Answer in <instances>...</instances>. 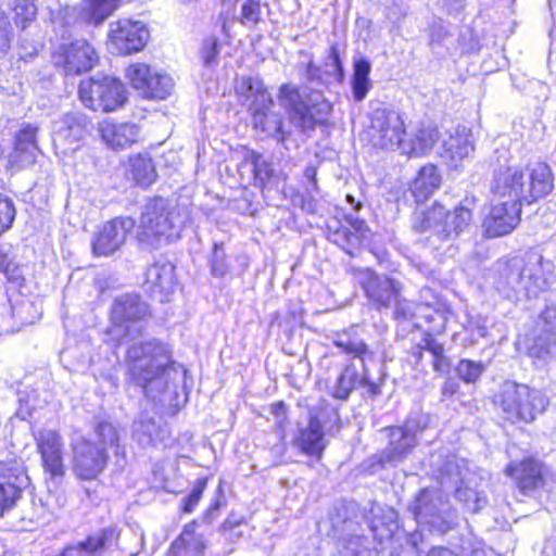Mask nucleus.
<instances>
[{
  "label": "nucleus",
  "mask_w": 556,
  "mask_h": 556,
  "mask_svg": "<svg viewBox=\"0 0 556 556\" xmlns=\"http://www.w3.org/2000/svg\"><path fill=\"white\" fill-rule=\"evenodd\" d=\"M127 381L139 387L153 402L177 405L179 390L186 388L187 369L172 359L168 344L150 339L134 342L127 348Z\"/></svg>",
  "instance_id": "1"
},
{
  "label": "nucleus",
  "mask_w": 556,
  "mask_h": 556,
  "mask_svg": "<svg viewBox=\"0 0 556 556\" xmlns=\"http://www.w3.org/2000/svg\"><path fill=\"white\" fill-rule=\"evenodd\" d=\"M303 60L296 63V72L306 85L300 86L287 83L279 87L277 99L279 105L288 114L290 124L300 132L314 131L317 125L327 122L331 111V103L324 97L321 90L315 88L326 87L330 72L317 65L313 53L307 50L299 51Z\"/></svg>",
  "instance_id": "2"
},
{
  "label": "nucleus",
  "mask_w": 556,
  "mask_h": 556,
  "mask_svg": "<svg viewBox=\"0 0 556 556\" xmlns=\"http://www.w3.org/2000/svg\"><path fill=\"white\" fill-rule=\"evenodd\" d=\"M554 270L553 262L536 253L501 260L495 265L494 286L510 301L535 299L554 285Z\"/></svg>",
  "instance_id": "3"
},
{
  "label": "nucleus",
  "mask_w": 556,
  "mask_h": 556,
  "mask_svg": "<svg viewBox=\"0 0 556 556\" xmlns=\"http://www.w3.org/2000/svg\"><path fill=\"white\" fill-rule=\"evenodd\" d=\"M554 189V174L545 162L525 168L501 165L493 170L490 190L494 199L522 206L546 197Z\"/></svg>",
  "instance_id": "4"
},
{
  "label": "nucleus",
  "mask_w": 556,
  "mask_h": 556,
  "mask_svg": "<svg viewBox=\"0 0 556 556\" xmlns=\"http://www.w3.org/2000/svg\"><path fill=\"white\" fill-rule=\"evenodd\" d=\"M334 345L343 353L358 358L362 372L358 371L355 363L350 362L344 365L338 377L329 383L328 393L336 400L348 401L354 389H364L369 397H377L381 394V386L384 382V366L380 365L378 377L374 378L370 374L368 364L372 361L375 353L368 349V345L359 338L353 336L350 331L338 334Z\"/></svg>",
  "instance_id": "5"
},
{
  "label": "nucleus",
  "mask_w": 556,
  "mask_h": 556,
  "mask_svg": "<svg viewBox=\"0 0 556 556\" xmlns=\"http://www.w3.org/2000/svg\"><path fill=\"white\" fill-rule=\"evenodd\" d=\"M429 466L432 478L439 482L441 489L453 491L455 498L463 503L466 510L477 513L486 505V477L460 467L454 455L432 453Z\"/></svg>",
  "instance_id": "6"
},
{
  "label": "nucleus",
  "mask_w": 556,
  "mask_h": 556,
  "mask_svg": "<svg viewBox=\"0 0 556 556\" xmlns=\"http://www.w3.org/2000/svg\"><path fill=\"white\" fill-rule=\"evenodd\" d=\"M187 216L162 197L150 199L143 206L136 238L142 250H156L176 241L185 227Z\"/></svg>",
  "instance_id": "7"
},
{
  "label": "nucleus",
  "mask_w": 556,
  "mask_h": 556,
  "mask_svg": "<svg viewBox=\"0 0 556 556\" xmlns=\"http://www.w3.org/2000/svg\"><path fill=\"white\" fill-rule=\"evenodd\" d=\"M117 442V430L106 421L98 422L91 437L75 439L72 442V471L75 477L87 481L97 479L108 465L109 448Z\"/></svg>",
  "instance_id": "8"
},
{
  "label": "nucleus",
  "mask_w": 556,
  "mask_h": 556,
  "mask_svg": "<svg viewBox=\"0 0 556 556\" xmlns=\"http://www.w3.org/2000/svg\"><path fill=\"white\" fill-rule=\"evenodd\" d=\"M471 211L458 205L453 211L434 204L425 211H415L412 227L418 233H429L428 243L438 249L444 242H451L471 228Z\"/></svg>",
  "instance_id": "9"
},
{
  "label": "nucleus",
  "mask_w": 556,
  "mask_h": 556,
  "mask_svg": "<svg viewBox=\"0 0 556 556\" xmlns=\"http://www.w3.org/2000/svg\"><path fill=\"white\" fill-rule=\"evenodd\" d=\"M493 403L505 420L530 424L546 409L548 399L538 389L505 381L494 395Z\"/></svg>",
  "instance_id": "10"
},
{
  "label": "nucleus",
  "mask_w": 556,
  "mask_h": 556,
  "mask_svg": "<svg viewBox=\"0 0 556 556\" xmlns=\"http://www.w3.org/2000/svg\"><path fill=\"white\" fill-rule=\"evenodd\" d=\"M151 317L149 304L139 294H121L111 304L106 336L116 345L125 338L136 339L142 336Z\"/></svg>",
  "instance_id": "11"
},
{
  "label": "nucleus",
  "mask_w": 556,
  "mask_h": 556,
  "mask_svg": "<svg viewBox=\"0 0 556 556\" xmlns=\"http://www.w3.org/2000/svg\"><path fill=\"white\" fill-rule=\"evenodd\" d=\"M79 99L86 108L92 111L113 112L125 105L128 91L116 77L94 75L80 81Z\"/></svg>",
  "instance_id": "12"
},
{
  "label": "nucleus",
  "mask_w": 556,
  "mask_h": 556,
  "mask_svg": "<svg viewBox=\"0 0 556 556\" xmlns=\"http://www.w3.org/2000/svg\"><path fill=\"white\" fill-rule=\"evenodd\" d=\"M346 202L353 208V213L343 214V219L333 217L327 222L328 239L340 247L348 254L353 255V251L370 238V229L364 218L358 216L363 207L362 202L353 195H346Z\"/></svg>",
  "instance_id": "13"
},
{
  "label": "nucleus",
  "mask_w": 556,
  "mask_h": 556,
  "mask_svg": "<svg viewBox=\"0 0 556 556\" xmlns=\"http://www.w3.org/2000/svg\"><path fill=\"white\" fill-rule=\"evenodd\" d=\"M370 143L381 150L402 152V143L406 136L402 116L394 110L376 109L370 114V125L367 130Z\"/></svg>",
  "instance_id": "14"
},
{
  "label": "nucleus",
  "mask_w": 556,
  "mask_h": 556,
  "mask_svg": "<svg viewBox=\"0 0 556 556\" xmlns=\"http://www.w3.org/2000/svg\"><path fill=\"white\" fill-rule=\"evenodd\" d=\"M357 281L371 307L379 312L391 308L393 302L399 301L402 285L388 275H379L365 268L358 270Z\"/></svg>",
  "instance_id": "15"
},
{
  "label": "nucleus",
  "mask_w": 556,
  "mask_h": 556,
  "mask_svg": "<svg viewBox=\"0 0 556 556\" xmlns=\"http://www.w3.org/2000/svg\"><path fill=\"white\" fill-rule=\"evenodd\" d=\"M51 59L54 66L65 75H79L92 70L99 56L93 47L81 39L61 43L52 52Z\"/></svg>",
  "instance_id": "16"
},
{
  "label": "nucleus",
  "mask_w": 556,
  "mask_h": 556,
  "mask_svg": "<svg viewBox=\"0 0 556 556\" xmlns=\"http://www.w3.org/2000/svg\"><path fill=\"white\" fill-rule=\"evenodd\" d=\"M126 76L134 89L148 99L163 100L174 90L173 78L147 64L135 63L126 70Z\"/></svg>",
  "instance_id": "17"
},
{
  "label": "nucleus",
  "mask_w": 556,
  "mask_h": 556,
  "mask_svg": "<svg viewBox=\"0 0 556 556\" xmlns=\"http://www.w3.org/2000/svg\"><path fill=\"white\" fill-rule=\"evenodd\" d=\"M536 326L540 334L528 348V355L538 364L544 365L556 357V299L547 301L539 315Z\"/></svg>",
  "instance_id": "18"
},
{
  "label": "nucleus",
  "mask_w": 556,
  "mask_h": 556,
  "mask_svg": "<svg viewBox=\"0 0 556 556\" xmlns=\"http://www.w3.org/2000/svg\"><path fill=\"white\" fill-rule=\"evenodd\" d=\"M149 39V28L141 21L123 18L110 25L109 40L119 54L141 51Z\"/></svg>",
  "instance_id": "19"
},
{
  "label": "nucleus",
  "mask_w": 556,
  "mask_h": 556,
  "mask_svg": "<svg viewBox=\"0 0 556 556\" xmlns=\"http://www.w3.org/2000/svg\"><path fill=\"white\" fill-rule=\"evenodd\" d=\"M131 217H115L105 222L94 232L91 248L94 256H111L126 242L128 233L134 229Z\"/></svg>",
  "instance_id": "20"
},
{
  "label": "nucleus",
  "mask_w": 556,
  "mask_h": 556,
  "mask_svg": "<svg viewBox=\"0 0 556 556\" xmlns=\"http://www.w3.org/2000/svg\"><path fill=\"white\" fill-rule=\"evenodd\" d=\"M505 473L514 480L522 495L535 496L545 486L547 468L542 462L527 457L520 462L509 463Z\"/></svg>",
  "instance_id": "21"
},
{
  "label": "nucleus",
  "mask_w": 556,
  "mask_h": 556,
  "mask_svg": "<svg viewBox=\"0 0 556 556\" xmlns=\"http://www.w3.org/2000/svg\"><path fill=\"white\" fill-rule=\"evenodd\" d=\"M36 441L45 473L49 476L48 482L58 486L65 476L62 438L56 431L42 430L36 437Z\"/></svg>",
  "instance_id": "22"
},
{
  "label": "nucleus",
  "mask_w": 556,
  "mask_h": 556,
  "mask_svg": "<svg viewBox=\"0 0 556 556\" xmlns=\"http://www.w3.org/2000/svg\"><path fill=\"white\" fill-rule=\"evenodd\" d=\"M29 478L23 464L16 459L0 460V517L12 508Z\"/></svg>",
  "instance_id": "23"
},
{
  "label": "nucleus",
  "mask_w": 556,
  "mask_h": 556,
  "mask_svg": "<svg viewBox=\"0 0 556 556\" xmlns=\"http://www.w3.org/2000/svg\"><path fill=\"white\" fill-rule=\"evenodd\" d=\"M389 438V444L381 452L374 454L369 462L372 471L376 467L402 463L412 453L418 441L401 427H388L384 429Z\"/></svg>",
  "instance_id": "24"
},
{
  "label": "nucleus",
  "mask_w": 556,
  "mask_h": 556,
  "mask_svg": "<svg viewBox=\"0 0 556 556\" xmlns=\"http://www.w3.org/2000/svg\"><path fill=\"white\" fill-rule=\"evenodd\" d=\"M38 128L24 124L15 135L14 149L9 155L8 166L13 170L29 167L36 163L39 148L37 144Z\"/></svg>",
  "instance_id": "25"
},
{
  "label": "nucleus",
  "mask_w": 556,
  "mask_h": 556,
  "mask_svg": "<svg viewBox=\"0 0 556 556\" xmlns=\"http://www.w3.org/2000/svg\"><path fill=\"white\" fill-rule=\"evenodd\" d=\"M175 267L166 258L160 257L151 264L146 271L144 288L160 302L168 301L175 289Z\"/></svg>",
  "instance_id": "26"
},
{
  "label": "nucleus",
  "mask_w": 556,
  "mask_h": 556,
  "mask_svg": "<svg viewBox=\"0 0 556 556\" xmlns=\"http://www.w3.org/2000/svg\"><path fill=\"white\" fill-rule=\"evenodd\" d=\"M521 206L502 201L491 207L483 222L484 232L489 238L510 233L520 223Z\"/></svg>",
  "instance_id": "27"
},
{
  "label": "nucleus",
  "mask_w": 556,
  "mask_h": 556,
  "mask_svg": "<svg viewBox=\"0 0 556 556\" xmlns=\"http://www.w3.org/2000/svg\"><path fill=\"white\" fill-rule=\"evenodd\" d=\"M443 491L424 489L419 492L409 505L415 521H432L433 518L446 521L443 515L450 509V504L444 498Z\"/></svg>",
  "instance_id": "28"
},
{
  "label": "nucleus",
  "mask_w": 556,
  "mask_h": 556,
  "mask_svg": "<svg viewBox=\"0 0 556 556\" xmlns=\"http://www.w3.org/2000/svg\"><path fill=\"white\" fill-rule=\"evenodd\" d=\"M274 104L258 105L250 112L253 127L265 135L276 139L278 143L287 148L290 131L283 128V117L273 110Z\"/></svg>",
  "instance_id": "29"
},
{
  "label": "nucleus",
  "mask_w": 556,
  "mask_h": 556,
  "mask_svg": "<svg viewBox=\"0 0 556 556\" xmlns=\"http://www.w3.org/2000/svg\"><path fill=\"white\" fill-rule=\"evenodd\" d=\"M473 151L470 130L465 126H458L448 131L442 141L440 156L452 168H457L458 164Z\"/></svg>",
  "instance_id": "30"
},
{
  "label": "nucleus",
  "mask_w": 556,
  "mask_h": 556,
  "mask_svg": "<svg viewBox=\"0 0 556 556\" xmlns=\"http://www.w3.org/2000/svg\"><path fill=\"white\" fill-rule=\"evenodd\" d=\"M303 454L320 458L326 448L324 425L317 415L309 414L306 426H300L294 439Z\"/></svg>",
  "instance_id": "31"
},
{
  "label": "nucleus",
  "mask_w": 556,
  "mask_h": 556,
  "mask_svg": "<svg viewBox=\"0 0 556 556\" xmlns=\"http://www.w3.org/2000/svg\"><path fill=\"white\" fill-rule=\"evenodd\" d=\"M88 118L79 112H72L63 115L53 123V141L61 143H77L87 132Z\"/></svg>",
  "instance_id": "32"
},
{
  "label": "nucleus",
  "mask_w": 556,
  "mask_h": 556,
  "mask_svg": "<svg viewBox=\"0 0 556 556\" xmlns=\"http://www.w3.org/2000/svg\"><path fill=\"white\" fill-rule=\"evenodd\" d=\"M236 94L248 110L258 105L274 104L273 98L258 77H242L237 81Z\"/></svg>",
  "instance_id": "33"
},
{
  "label": "nucleus",
  "mask_w": 556,
  "mask_h": 556,
  "mask_svg": "<svg viewBox=\"0 0 556 556\" xmlns=\"http://www.w3.org/2000/svg\"><path fill=\"white\" fill-rule=\"evenodd\" d=\"M132 438L142 447L154 446L159 443L166 445L168 431L166 426L157 424L147 414H140L132 425Z\"/></svg>",
  "instance_id": "34"
},
{
  "label": "nucleus",
  "mask_w": 556,
  "mask_h": 556,
  "mask_svg": "<svg viewBox=\"0 0 556 556\" xmlns=\"http://www.w3.org/2000/svg\"><path fill=\"white\" fill-rule=\"evenodd\" d=\"M102 139L114 149H123L135 143L140 128L134 123L114 124L104 122L100 125Z\"/></svg>",
  "instance_id": "35"
},
{
  "label": "nucleus",
  "mask_w": 556,
  "mask_h": 556,
  "mask_svg": "<svg viewBox=\"0 0 556 556\" xmlns=\"http://www.w3.org/2000/svg\"><path fill=\"white\" fill-rule=\"evenodd\" d=\"M439 139V131L433 126H421L402 143V154L421 156L430 152Z\"/></svg>",
  "instance_id": "36"
},
{
  "label": "nucleus",
  "mask_w": 556,
  "mask_h": 556,
  "mask_svg": "<svg viewBox=\"0 0 556 556\" xmlns=\"http://www.w3.org/2000/svg\"><path fill=\"white\" fill-rule=\"evenodd\" d=\"M441 185V175L438 168L432 165H426L420 168L417 177L410 185V192L416 202H425Z\"/></svg>",
  "instance_id": "37"
},
{
  "label": "nucleus",
  "mask_w": 556,
  "mask_h": 556,
  "mask_svg": "<svg viewBox=\"0 0 556 556\" xmlns=\"http://www.w3.org/2000/svg\"><path fill=\"white\" fill-rule=\"evenodd\" d=\"M126 176L141 188L150 187L156 179V172L152 159L141 154L131 156L129 159Z\"/></svg>",
  "instance_id": "38"
},
{
  "label": "nucleus",
  "mask_w": 556,
  "mask_h": 556,
  "mask_svg": "<svg viewBox=\"0 0 556 556\" xmlns=\"http://www.w3.org/2000/svg\"><path fill=\"white\" fill-rule=\"evenodd\" d=\"M333 513L330 521H353L362 519L363 521H375L377 516L374 514V506L367 511L366 508H361L358 503L354 500H340L333 505Z\"/></svg>",
  "instance_id": "39"
},
{
  "label": "nucleus",
  "mask_w": 556,
  "mask_h": 556,
  "mask_svg": "<svg viewBox=\"0 0 556 556\" xmlns=\"http://www.w3.org/2000/svg\"><path fill=\"white\" fill-rule=\"evenodd\" d=\"M194 523L185 527L180 536L172 545V556H178L184 549L190 556H201L205 548V543L200 535L194 533Z\"/></svg>",
  "instance_id": "40"
},
{
  "label": "nucleus",
  "mask_w": 556,
  "mask_h": 556,
  "mask_svg": "<svg viewBox=\"0 0 556 556\" xmlns=\"http://www.w3.org/2000/svg\"><path fill=\"white\" fill-rule=\"evenodd\" d=\"M240 12L233 18L245 27H254L262 21V8H268V4L262 3L261 0H238Z\"/></svg>",
  "instance_id": "41"
},
{
  "label": "nucleus",
  "mask_w": 556,
  "mask_h": 556,
  "mask_svg": "<svg viewBox=\"0 0 556 556\" xmlns=\"http://www.w3.org/2000/svg\"><path fill=\"white\" fill-rule=\"evenodd\" d=\"M485 370L484 363L467 358L460 359L455 367L457 377L467 384L476 383Z\"/></svg>",
  "instance_id": "42"
},
{
  "label": "nucleus",
  "mask_w": 556,
  "mask_h": 556,
  "mask_svg": "<svg viewBox=\"0 0 556 556\" xmlns=\"http://www.w3.org/2000/svg\"><path fill=\"white\" fill-rule=\"evenodd\" d=\"M12 10L14 23L21 29H25L37 13L34 0H12Z\"/></svg>",
  "instance_id": "43"
},
{
  "label": "nucleus",
  "mask_w": 556,
  "mask_h": 556,
  "mask_svg": "<svg viewBox=\"0 0 556 556\" xmlns=\"http://www.w3.org/2000/svg\"><path fill=\"white\" fill-rule=\"evenodd\" d=\"M339 556H378V549L367 539L354 536L343 545Z\"/></svg>",
  "instance_id": "44"
},
{
  "label": "nucleus",
  "mask_w": 556,
  "mask_h": 556,
  "mask_svg": "<svg viewBox=\"0 0 556 556\" xmlns=\"http://www.w3.org/2000/svg\"><path fill=\"white\" fill-rule=\"evenodd\" d=\"M248 160L252 165V172L254 178L261 184L268 181L274 175V168L269 161H267L263 154L256 151H250Z\"/></svg>",
  "instance_id": "45"
},
{
  "label": "nucleus",
  "mask_w": 556,
  "mask_h": 556,
  "mask_svg": "<svg viewBox=\"0 0 556 556\" xmlns=\"http://www.w3.org/2000/svg\"><path fill=\"white\" fill-rule=\"evenodd\" d=\"M433 417L420 410L412 412L402 426L412 437L417 439L419 433L429 429L432 425Z\"/></svg>",
  "instance_id": "46"
},
{
  "label": "nucleus",
  "mask_w": 556,
  "mask_h": 556,
  "mask_svg": "<svg viewBox=\"0 0 556 556\" xmlns=\"http://www.w3.org/2000/svg\"><path fill=\"white\" fill-rule=\"evenodd\" d=\"M118 7V0H89V17L94 24L106 20Z\"/></svg>",
  "instance_id": "47"
},
{
  "label": "nucleus",
  "mask_w": 556,
  "mask_h": 556,
  "mask_svg": "<svg viewBox=\"0 0 556 556\" xmlns=\"http://www.w3.org/2000/svg\"><path fill=\"white\" fill-rule=\"evenodd\" d=\"M220 52L219 40L215 36H210L203 39L200 56L205 67H212L217 64V58Z\"/></svg>",
  "instance_id": "48"
},
{
  "label": "nucleus",
  "mask_w": 556,
  "mask_h": 556,
  "mask_svg": "<svg viewBox=\"0 0 556 556\" xmlns=\"http://www.w3.org/2000/svg\"><path fill=\"white\" fill-rule=\"evenodd\" d=\"M229 271V262L225 250L220 243H214V250L211 258V273L214 277L223 278Z\"/></svg>",
  "instance_id": "49"
},
{
  "label": "nucleus",
  "mask_w": 556,
  "mask_h": 556,
  "mask_svg": "<svg viewBox=\"0 0 556 556\" xmlns=\"http://www.w3.org/2000/svg\"><path fill=\"white\" fill-rule=\"evenodd\" d=\"M1 254L4 256L3 265L0 266V274H3L8 282L21 287L24 282V277L21 267L15 264L9 254L1 247Z\"/></svg>",
  "instance_id": "50"
},
{
  "label": "nucleus",
  "mask_w": 556,
  "mask_h": 556,
  "mask_svg": "<svg viewBox=\"0 0 556 556\" xmlns=\"http://www.w3.org/2000/svg\"><path fill=\"white\" fill-rule=\"evenodd\" d=\"M207 478H199L193 484L190 493L181 500V510L184 513L193 511L200 502L202 494L206 488Z\"/></svg>",
  "instance_id": "51"
},
{
  "label": "nucleus",
  "mask_w": 556,
  "mask_h": 556,
  "mask_svg": "<svg viewBox=\"0 0 556 556\" xmlns=\"http://www.w3.org/2000/svg\"><path fill=\"white\" fill-rule=\"evenodd\" d=\"M327 71L330 72L329 76L334 77L337 81H342L344 78V67L340 56V49L337 43L330 46L328 58L326 61Z\"/></svg>",
  "instance_id": "52"
},
{
  "label": "nucleus",
  "mask_w": 556,
  "mask_h": 556,
  "mask_svg": "<svg viewBox=\"0 0 556 556\" xmlns=\"http://www.w3.org/2000/svg\"><path fill=\"white\" fill-rule=\"evenodd\" d=\"M15 214L13 201L0 194V236L12 227Z\"/></svg>",
  "instance_id": "53"
},
{
  "label": "nucleus",
  "mask_w": 556,
  "mask_h": 556,
  "mask_svg": "<svg viewBox=\"0 0 556 556\" xmlns=\"http://www.w3.org/2000/svg\"><path fill=\"white\" fill-rule=\"evenodd\" d=\"M457 556H497L495 552L488 547L483 541L478 539L467 540L460 547V554Z\"/></svg>",
  "instance_id": "54"
},
{
  "label": "nucleus",
  "mask_w": 556,
  "mask_h": 556,
  "mask_svg": "<svg viewBox=\"0 0 556 556\" xmlns=\"http://www.w3.org/2000/svg\"><path fill=\"white\" fill-rule=\"evenodd\" d=\"M319 190L317 191L306 187L305 192L295 198V201H299V205L307 214H316L319 210V202L316 198Z\"/></svg>",
  "instance_id": "55"
},
{
  "label": "nucleus",
  "mask_w": 556,
  "mask_h": 556,
  "mask_svg": "<svg viewBox=\"0 0 556 556\" xmlns=\"http://www.w3.org/2000/svg\"><path fill=\"white\" fill-rule=\"evenodd\" d=\"M394 317L397 320H407L414 316L413 304L402 298L400 294L399 301L393 302Z\"/></svg>",
  "instance_id": "56"
},
{
  "label": "nucleus",
  "mask_w": 556,
  "mask_h": 556,
  "mask_svg": "<svg viewBox=\"0 0 556 556\" xmlns=\"http://www.w3.org/2000/svg\"><path fill=\"white\" fill-rule=\"evenodd\" d=\"M351 86L354 101L362 102L367 97V93L371 88V81L352 78Z\"/></svg>",
  "instance_id": "57"
},
{
  "label": "nucleus",
  "mask_w": 556,
  "mask_h": 556,
  "mask_svg": "<svg viewBox=\"0 0 556 556\" xmlns=\"http://www.w3.org/2000/svg\"><path fill=\"white\" fill-rule=\"evenodd\" d=\"M371 63L366 58L354 60L352 78L370 80Z\"/></svg>",
  "instance_id": "58"
},
{
  "label": "nucleus",
  "mask_w": 556,
  "mask_h": 556,
  "mask_svg": "<svg viewBox=\"0 0 556 556\" xmlns=\"http://www.w3.org/2000/svg\"><path fill=\"white\" fill-rule=\"evenodd\" d=\"M408 13L407 7L401 0H393L388 7V18L393 23L402 22Z\"/></svg>",
  "instance_id": "59"
},
{
  "label": "nucleus",
  "mask_w": 556,
  "mask_h": 556,
  "mask_svg": "<svg viewBox=\"0 0 556 556\" xmlns=\"http://www.w3.org/2000/svg\"><path fill=\"white\" fill-rule=\"evenodd\" d=\"M225 503H226V498H225L224 490H223L222 484L219 483V485L217 486V489L211 500V503L206 509V518H208V519L216 518L215 511H217L223 505H225Z\"/></svg>",
  "instance_id": "60"
},
{
  "label": "nucleus",
  "mask_w": 556,
  "mask_h": 556,
  "mask_svg": "<svg viewBox=\"0 0 556 556\" xmlns=\"http://www.w3.org/2000/svg\"><path fill=\"white\" fill-rule=\"evenodd\" d=\"M12 29L7 18H0V52L5 53L11 46Z\"/></svg>",
  "instance_id": "61"
},
{
  "label": "nucleus",
  "mask_w": 556,
  "mask_h": 556,
  "mask_svg": "<svg viewBox=\"0 0 556 556\" xmlns=\"http://www.w3.org/2000/svg\"><path fill=\"white\" fill-rule=\"evenodd\" d=\"M460 384L458 380L452 377L446 378L441 389L442 400L453 397L458 392Z\"/></svg>",
  "instance_id": "62"
},
{
  "label": "nucleus",
  "mask_w": 556,
  "mask_h": 556,
  "mask_svg": "<svg viewBox=\"0 0 556 556\" xmlns=\"http://www.w3.org/2000/svg\"><path fill=\"white\" fill-rule=\"evenodd\" d=\"M424 343H425V345L421 346L420 349L421 350H427L428 352H430L432 354L433 358L444 354V346H443V344L439 343L433 338L427 337L424 340Z\"/></svg>",
  "instance_id": "63"
},
{
  "label": "nucleus",
  "mask_w": 556,
  "mask_h": 556,
  "mask_svg": "<svg viewBox=\"0 0 556 556\" xmlns=\"http://www.w3.org/2000/svg\"><path fill=\"white\" fill-rule=\"evenodd\" d=\"M446 35V31L441 22L432 24L430 29V45L441 43Z\"/></svg>",
  "instance_id": "64"
}]
</instances>
